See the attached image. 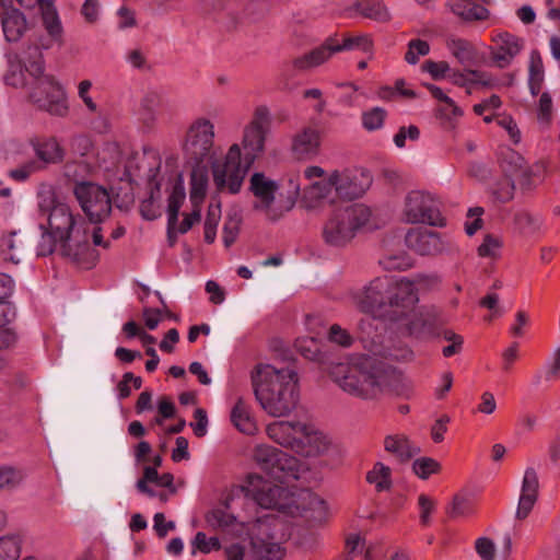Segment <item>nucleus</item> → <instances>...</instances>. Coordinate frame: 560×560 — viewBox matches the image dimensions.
Returning <instances> with one entry per match:
<instances>
[{
    "label": "nucleus",
    "mask_w": 560,
    "mask_h": 560,
    "mask_svg": "<svg viewBox=\"0 0 560 560\" xmlns=\"http://www.w3.org/2000/svg\"><path fill=\"white\" fill-rule=\"evenodd\" d=\"M40 209L47 224H40L42 234L37 243L36 255H51L57 246L62 257L78 266L90 269L95 266L98 255L89 242V223L66 203L56 201Z\"/></svg>",
    "instance_id": "obj_1"
},
{
    "label": "nucleus",
    "mask_w": 560,
    "mask_h": 560,
    "mask_svg": "<svg viewBox=\"0 0 560 560\" xmlns=\"http://www.w3.org/2000/svg\"><path fill=\"white\" fill-rule=\"evenodd\" d=\"M7 84L24 88L31 79L30 100L39 109L60 117L68 114L66 93L52 77L44 74L43 54L37 45H28L21 51L11 50L7 54Z\"/></svg>",
    "instance_id": "obj_2"
},
{
    "label": "nucleus",
    "mask_w": 560,
    "mask_h": 560,
    "mask_svg": "<svg viewBox=\"0 0 560 560\" xmlns=\"http://www.w3.org/2000/svg\"><path fill=\"white\" fill-rule=\"evenodd\" d=\"M330 375L343 392L363 400L376 399L387 392L399 394L404 388L399 370L365 354L336 364Z\"/></svg>",
    "instance_id": "obj_3"
},
{
    "label": "nucleus",
    "mask_w": 560,
    "mask_h": 560,
    "mask_svg": "<svg viewBox=\"0 0 560 560\" xmlns=\"http://www.w3.org/2000/svg\"><path fill=\"white\" fill-rule=\"evenodd\" d=\"M252 384L256 400L269 416L285 417L295 409L299 377L294 369L259 363L252 372Z\"/></svg>",
    "instance_id": "obj_4"
},
{
    "label": "nucleus",
    "mask_w": 560,
    "mask_h": 560,
    "mask_svg": "<svg viewBox=\"0 0 560 560\" xmlns=\"http://www.w3.org/2000/svg\"><path fill=\"white\" fill-rule=\"evenodd\" d=\"M371 214L370 208L361 203L335 209L322 229L324 243L335 248L348 246L358 232L368 225Z\"/></svg>",
    "instance_id": "obj_5"
},
{
    "label": "nucleus",
    "mask_w": 560,
    "mask_h": 560,
    "mask_svg": "<svg viewBox=\"0 0 560 560\" xmlns=\"http://www.w3.org/2000/svg\"><path fill=\"white\" fill-rule=\"evenodd\" d=\"M266 433L276 443L303 456H317L329 445L323 433L299 421H275L267 425Z\"/></svg>",
    "instance_id": "obj_6"
},
{
    "label": "nucleus",
    "mask_w": 560,
    "mask_h": 560,
    "mask_svg": "<svg viewBox=\"0 0 560 560\" xmlns=\"http://www.w3.org/2000/svg\"><path fill=\"white\" fill-rule=\"evenodd\" d=\"M372 48L373 42L366 34L343 36L341 40H339L337 36H329L320 46L294 58L292 60V67L296 71H307L323 65L336 52L349 50L370 52Z\"/></svg>",
    "instance_id": "obj_7"
},
{
    "label": "nucleus",
    "mask_w": 560,
    "mask_h": 560,
    "mask_svg": "<svg viewBox=\"0 0 560 560\" xmlns=\"http://www.w3.org/2000/svg\"><path fill=\"white\" fill-rule=\"evenodd\" d=\"M245 490L246 495L264 509H273L290 514L293 513V509H300L294 494L289 489L266 480L259 475L248 476Z\"/></svg>",
    "instance_id": "obj_8"
},
{
    "label": "nucleus",
    "mask_w": 560,
    "mask_h": 560,
    "mask_svg": "<svg viewBox=\"0 0 560 560\" xmlns=\"http://www.w3.org/2000/svg\"><path fill=\"white\" fill-rule=\"evenodd\" d=\"M252 163L242 162L241 147L232 144L224 159L212 164L213 183L218 191L240 192Z\"/></svg>",
    "instance_id": "obj_9"
},
{
    "label": "nucleus",
    "mask_w": 560,
    "mask_h": 560,
    "mask_svg": "<svg viewBox=\"0 0 560 560\" xmlns=\"http://www.w3.org/2000/svg\"><path fill=\"white\" fill-rule=\"evenodd\" d=\"M257 465L280 483L298 480L303 466L298 458L270 445H258L254 451Z\"/></svg>",
    "instance_id": "obj_10"
},
{
    "label": "nucleus",
    "mask_w": 560,
    "mask_h": 560,
    "mask_svg": "<svg viewBox=\"0 0 560 560\" xmlns=\"http://www.w3.org/2000/svg\"><path fill=\"white\" fill-rule=\"evenodd\" d=\"M214 124L206 117H197L188 126L183 151L188 163H206L213 156Z\"/></svg>",
    "instance_id": "obj_11"
},
{
    "label": "nucleus",
    "mask_w": 560,
    "mask_h": 560,
    "mask_svg": "<svg viewBox=\"0 0 560 560\" xmlns=\"http://www.w3.org/2000/svg\"><path fill=\"white\" fill-rule=\"evenodd\" d=\"M402 217L410 224L444 225L439 201L433 195L423 190H411L406 195Z\"/></svg>",
    "instance_id": "obj_12"
},
{
    "label": "nucleus",
    "mask_w": 560,
    "mask_h": 560,
    "mask_svg": "<svg viewBox=\"0 0 560 560\" xmlns=\"http://www.w3.org/2000/svg\"><path fill=\"white\" fill-rule=\"evenodd\" d=\"M271 119L266 106L255 108L252 119L244 127L242 147L245 151L244 161L254 163L265 151V142L270 131Z\"/></svg>",
    "instance_id": "obj_13"
},
{
    "label": "nucleus",
    "mask_w": 560,
    "mask_h": 560,
    "mask_svg": "<svg viewBox=\"0 0 560 560\" xmlns=\"http://www.w3.org/2000/svg\"><path fill=\"white\" fill-rule=\"evenodd\" d=\"M392 285V277H376L353 293V301L363 313L386 318L388 292H390Z\"/></svg>",
    "instance_id": "obj_14"
},
{
    "label": "nucleus",
    "mask_w": 560,
    "mask_h": 560,
    "mask_svg": "<svg viewBox=\"0 0 560 560\" xmlns=\"http://www.w3.org/2000/svg\"><path fill=\"white\" fill-rule=\"evenodd\" d=\"M405 243L409 249L422 256L457 252V246L451 237L423 228L410 229L405 236Z\"/></svg>",
    "instance_id": "obj_15"
},
{
    "label": "nucleus",
    "mask_w": 560,
    "mask_h": 560,
    "mask_svg": "<svg viewBox=\"0 0 560 560\" xmlns=\"http://www.w3.org/2000/svg\"><path fill=\"white\" fill-rule=\"evenodd\" d=\"M74 196L91 222H100L112 211V201L107 190L89 182L77 183Z\"/></svg>",
    "instance_id": "obj_16"
},
{
    "label": "nucleus",
    "mask_w": 560,
    "mask_h": 560,
    "mask_svg": "<svg viewBox=\"0 0 560 560\" xmlns=\"http://www.w3.org/2000/svg\"><path fill=\"white\" fill-rule=\"evenodd\" d=\"M419 301L415 283L406 278L394 279L390 292H388V305L386 310L387 320H400L401 314L417 305Z\"/></svg>",
    "instance_id": "obj_17"
},
{
    "label": "nucleus",
    "mask_w": 560,
    "mask_h": 560,
    "mask_svg": "<svg viewBox=\"0 0 560 560\" xmlns=\"http://www.w3.org/2000/svg\"><path fill=\"white\" fill-rule=\"evenodd\" d=\"M299 190V186L290 183L288 189L279 188L265 203L255 206V210L264 213L270 221H278L294 208Z\"/></svg>",
    "instance_id": "obj_18"
},
{
    "label": "nucleus",
    "mask_w": 560,
    "mask_h": 560,
    "mask_svg": "<svg viewBox=\"0 0 560 560\" xmlns=\"http://www.w3.org/2000/svg\"><path fill=\"white\" fill-rule=\"evenodd\" d=\"M499 164L505 176H516L518 178L523 189L533 187V170L518 152L511 148L501 149Z\"/></svg>",
    "instance_id": "obj_19"
},
{
    "label": "nucleus",
    "mask_w": 560,
    "mask_h": 560,
    "mask_svg": "<svg viewBox=\"0 0 560 560\" xmlns=\"http://www.w3.org/2000/svg\"><path fill=\"white\" fill-rule=\"evenodd\" d=\"M492 42L490 57L500 69L509 67L523 48V40L508 32L493 35Z\"/></svg>",
    "instance_id": "obj_20"
},
{
    "label": "nucleus",
    "mask_w": 560,
    "mask_h": 560,
    "mask_svg": "<svg viewBox=\"0 0 560 560\" xmlns=\"http://www.w3.org/2000/svg\"><path fill=\"white\" fill-rule=\"evenodd\" d=\"M330 174L335 194L342 199L352 200L361 197L369 184V178H364L363 174L359 175L351 170H335Z\"/></svg>",
    "instance_id": "obj_21"
},
{
    "label": "nucleus",
    "mask_w": 560,
    "mask_h": 560,
    "mask_svg": "<svg viewBox=\"0 0 560 560\" xmlns=\"http://www.w3.org/2000/svg\"><path fill=\"white\" fill-rule=\"evenodd\" d=\"M434 320L435 316L431 312L416 305L407 314H401L400 320L390 323H397L410 336L420 337L433 328Z\"/></svg>",
    "instance_id": "obj_22"
},
{
    "label": "nucleus",
    "mask_w": 560,
    "mask_h": 560,
    "mask_svg": "<svg viewBox=\"0 0 560 560\" xmlns=\"http://www.w3.org/2000/svg\"><path fill=\"white\" fill-rule=\"evenodd\" d=\"M539 490V481L536 470L533 467L526 468L522 482V490L516 510V517L525 520L533 510Z\"/></svg>",
    "instance_id": "obj_23"
},
{
    "label": "nucleus",
    "mask_w": 560,
    "mask_h": 560,
    "mask_svg": "<svg viewBox=\"0 0 560 560\" xmlns=\"http://www.w3.org/2000/svg\"><path fill=\"white\" fill-rule=\"evenodd\" d=\"M320 141V130L317 127L307 126L294 136L292 150L300 159L311 158L318 153Z\"/></svg>",
    "instance_id": "obj_24"
},
{
    "label": "nucleus",
    "mask_w": 560,
    "mask_h": 560,
    "mask_svg": "<svg viewBox=\"0 0 560 560\" xmlns=\"http://www.w3.org/2000/svg\"><path fill=\"white\" fill-rule=\"evenodd\" d=\"M4 37L8 42H18L27 30L24 14L12 5L2 7L0 13Z\"/></svg>",
    "instance_id": "obj_25"
},
{
    "label": "nucleus",
    "mask_w": 560,
    "mask_h": 560,
    "mask_svg": "<svg viewBox=\"0 0 560 560\" xmlns=\"http://www.w3.org/2000/svg\"><path fill=\"white\" fill-rule=\"evenodd\" d=\"M384 450L393 455L399 463L409 462L415 455L420 453L417 446L404 433H395L385 436Z\"/></svg>",
    "instance_id": "obj_26"
},
{
    "label": "nucleus",
    "mask_w": 560,
    "mask_h": 560,
    "mask_svg": "<svg viewBox=\"0 0 560 560\" xmlns=\"http://www.w3.org/2000/svg\"><path fill=\"white\" fill-rule=\"evenodd\" d=\"M514 229L523 236H536L544 232V218L528 209H518L513 214Z\"/></svg>",
    "instance_id": "obj_27"
},
{
    "label": "nucleus",
    "mask_w": 560,
    "mask_h": 560,
    "mask_svg": "<svg viewBox=\"0 0 560 560\" xmlns=\"http://www.w3.org/2000/svg\"><path fill=\"white\" fill-rule=\"evenodd\" d=\"M160 166H161L160 159H156L155 168L154 170L151 168L148 174L149 183H150V185L153 186L151 188L150 197L148 199H144L140 203V213H141L142 218L145 220H150V221L154 220L161 215L160 207L156 202V197H155V192L159 195L160 187H161L160 182L156 180V174L160 170Z\"/></svg>",
    "instance_id": "obj_28"
},
{
    "label": "nucleus",
    "mask_w": 560,
    "mask_h": 560,
    "mask_svg": "<svg viewBox=\"0 0 560 560\" xmlns=\"http://www.w3.org/2000/svg\"><path fill=\"white\" fill-rule=\"evenodd\" d=\"M279 188L278 184L266 177L265 174L254 173L249 179V190L256 198L253 208L265 203Z\"/></svg>",
    "instance_id": "obj_29"
},
{
    "label": "nucleus",
    "mask_w": 560,
    "mask_h": 560,
    "mask_svg": "<svg viewBox=\"0 0 560 560\" xmlns=\"http://www.w3.org/2000/svg\"><path fill=\"white\" fill-rule=\"evenodd\" d=\"M233 425L242 433L253 435L257 432V424L250 413L249 407L242 398H238L231 411Z\"/></svg>",
    "instance_id": "obj_30"
},
{
    "label": "nucleus",
    "mask_w": 560,
    "mask_h": 560,
    "mask_svg": "<svg viewBox=\"0 0 560 560\" xmlns=\"http://www.w3.org/2000/svg\"><path fill=\"white\" fill-rule=\"evenodd\" d=\"M452 12L464 21H485L489 18V10L471 0H459L451 4Z\"/></svg>",
    "instance_id": "obj_31"
},
{
    "label": "nucleus",
    "mask_w": 560,
    "mask_h": 560,
    "mask_svg": "<svg viewBox=\"0 0 560 560\" xmlns=\"http://www.w3.org/2000/svg\"><path fill=\"white\" fill-rule=\"evenodd\" d=\"M357 13L376 22H388L390 13L382 0H360L353 4Z\"/></svg>",
    "instance_id": "obj_32"
},
{
    "label": "nucleus",
    "mask_w": 560,
    "mask_h": 560,
    "mask_svg": "<svg viewBox=\"0 0 560 560\" xmlns=\"http://www.w3.org/2000/svg\"><path fill=\"white\" fill-rule=\"evenodd\" d=\"M34 150L45 163H59L63 159V150L55 138H45L34 142Z\"/></svg>",
    "instance_id": "obj_33"
},
{
    "label": "nucleus",
    "mask_w": 560,
    "mask_h": 560,
    "mask_svg": "<svg viewBox=\"0 0 560 560\" xmlns=\"http://www.w3.org/2000/svg\"><path fill=\"white\" fill-rule=\"evenodd\" d=\"M544 80L545 69L542 58L538 50H533L529 56L528 67V86L533 96H536L540 92Z\"/></svg>",
    "instance_id": "obj_34"
},
{
    "label": "nucleus",
    "mask_w": 560,
    "mask_h": 560,
    "mask_svg": "<svg viewBox=\"0 0 560 560\" xmlns=\"http://www.w3.org/2000/svg\"><path fill=\"white\" fill-rule=\"evenodd\" d=\"M192 170L190 173V197L191 199H202L208 186V168L205 163H190Z\"/></svg>",
    "instance_id": "obj_35"
},
{
    "label": "nucleus",
    "mask_w": 560,
    "mask_h": 560,
    "mask_svg": "<svg viewBox=\"0 0 560 560\" xmlns=\"http://www.w3.org/2000/svg\"><path fill=\"white\" fill-rule=\"evenodd\" d=\"M447 48L462 65H470L476 57L474 46L466 39L452 38L447 42Z\"/></svg>",
    "instance_id": "obj_36"
},
{
    "label": "nucleus",
    "mask_w": 560,
    "mask_h": 560,
    "mask_svg": "<svg viewBox=\"0 0 560 560\" xmlns=\"http://www.w3.org/2000/svg\"><path fill=\"white\" fill-rule=\"evenodd\" d=\"M366 481L375 486L376 491L389 490L392 487V470L383 463H376L366 475Z\"/></svg>",
    "instance_id": "obj_37"
},
{
    "label": "nucleus",
    "mask_w": 560,
    "mask_h": 560,
    "mask_svg": "<svg viewBox=\"0 0 560 560\" xmlns=\"http://www.w3.org/2000/svg\"><path fill=\"white\" fill-rule=\"evenodd\" d=\"M302 495V500L305 502L303 510L311 511L312 514L310 517L315 522L322 523L327 516L326 502L317 494L308 491L304 492Z\"/></svg>",
    "instance_id": "obj_38"
},
{
    "label": "nucleus",
    "mask_w": 560,
    "mask_h": 560,
    "mask_svg": "<svg viewBox=\"0 0 560 560\" xmlns=\"http://www.w3.org/2000/svg\"><path fill=\"white\" fill-rule=\"evenodd\" d=\"M491 195L494 201L499 203H508L513 200L515 195V183L512 177L503 176L498 179L491 187Z\"/></svg>",
    "instance_id": "obj_39"
},
{
    "label": "nucleus",
    "mask_w": 560,
    "mask_h": 560,
    "mask_svg": "<svg viewBox=\"0 0 560 560\" xmlns=\"http://www.w3.org/2000/svg\"><path fill=\"white\" fill-rule=\"evenodd\" d=\"M23 248L24 242L21 237L18 238L16 231L8 232L0 237V252L8 254L9 259L15 264L19 262L20 259L16 256Z\"/></svg>",
    "instance_id": "obj_40"
},
{
    "label": "nucleus",
    "mask_w": 560,
    "mask_h": 560,
    "mask_svg": "<svg viewBox=\"0 0 560 560\" xmlns=\"http://www.w3.org/2000/svg\"><path fill=\"white\" fill-rule=\"evenodd\" d=\"M243 218L240 211L231 210L226 214L223 225V243L225 247H230L236 241Z\"/></svg>",
    "instance_id": "obj_41"
},
{
    "label": "nucleus",
    "mask_w": 560,
    "mask_h": 560,
    "mask_svg": "<svg viewBox=\"0 0 560 560\" xmlns=\"http://www.w3.org/2000/svg\"><path fill=\"white\" fill-rule=\"evenodd\" d=\"M427 89L430 91L432 96L438 101L444 103V106L440 108V113L446 117H460L463 115V110L455 104V102L448 97L441 88L434 84H427Z\"/></svg>",
    "instance_id": "obj_42"
},
{
    "label": "nucleus",
    "mask_w": 560,
    "mask_h": 560,
    "mask_svg": "<svg viewBox=\"0 0 560 560\" xmlns=\"http://www.w3.org/2000/svg\"><path fill=\"white\" fill-rule=\"evenodd\" d=\"M161 104V95L156 91H148L141 100V115L144 122L153 124L155 113Z\"/></svg>",
    "instance_id": "obj_43"
},
{
    "label": "nucleus",
    "mask_w": 560,
    "mask_h": 560,
    "mask_svg": "<svg viewBox=\"0 0 560 560\" xmlns=\"http://www.w3.org/2000/svg\"><path fill=\"white\" fill-rule=\"evenodd\" d=\"M387 112L382 107H373L364 110L361 115L362 126L368 131H375L384 126Z\"/></svg>",
    "instance_id": "obj_44"
},
{
    "label": "nucleus",
    "mask_w": 560,
    "mask_h": 560,
    "mask_svg": "<svg viewBox=\"0 0 560 560\" xmlns=\"http://www.w3.org/2000/svg\"><path fill=\"white\" fill-rule=\"evenodd\" d=\"M412 470L419 478L428 479L431 475L441 470V465L434 458L420 457L413 462Z\"/></svg>",
    "instance_id": "obj_45"
},
{
    "label": "nucleus",
    "mask_w": 560,
    "mask_h": 560,
    "mask_svg": "<svg viewBox=\"0 0 560 560\" xmlns=\"http://www.w3.org/2000/svg\"><path fill=\"white\" fill-rule=\"evenodd\" d=\"M430 52V45L422 39H411L408 43V48L405 54V61L409 65H416L420 57L427 56Z\"/></svg>",
    "instance_id": "obj_46"
},
{
    "label": "nucleus",
    "mask_w": 560,
    "mask_h": 560,
    "mask_svg": "<svg viewBox=\"0 0 560 560\" xmlns=\"http://www.w3.org/2000/svg\"><path fill=\"white\" fill-rule=\"evenodd\" d=\"M20 540L15 536L0 538V560H18L20 557Z\"/></svg>",
    "instance_id": "obj_47"
},
{
    "label": "nucleus",
    "mask_w": 560,
    "mask_h": 560,
    "mask_svg": "<svg viewBox=\"0 0 560 560\" xmlns=\"http://www.w3.org/2000/svg\"><path fill=\"white\" fill-rule=\"evenodd\" d=\"M43 23L50 36L57 38L61 35V23L58 18L57 11L51 7V4H47L46 8H44Z\"/></svg>",
    "instance_id": "obj_48"
},
{
    "label": "nucleus",
    "mask_w": 560,
    "mask_h": 560,
    "mask_svg": "<svg viewBox=\"0 0 560 560\" xmlns=\"http://www.w3.org/2000/svg\"><path fill=\"white\" fill-rule=\"evenodd\" d=\"M332 191H335V185L331 184V174H329L327 180L313 183L308 187L306 194L308 198L315 200H325L330 197Z\"/></svg>",
    "instance_id": "obj_49"
},
{
    "label": "nucleus",
    "mask_w": 560,
    "mask_h": 560,
    "mask_svg": "<svg viewBox=\"0 0 560 560\" xmlns=\"http://www.w3.org/2000/svg\"><path fill=\"white\" fill-rule=\"evenodd\" d=\"M185 200V194L182 189H174L168 198V229L174 228L177 222L179 209Z\"/></svg>",
    "instance_id": "obj_50"
},
{
    "label": "nucleus",
    "mask_w": 560,
    "mask_h": 560,
    "mask_svg": "<svg viewBox=\"0 0 560 560\" xmlns=\"http://www.w3.org/2000/svg\"><path fill=\"white\" fill-rule=\"evenodd\" d=\"M256 551L261 560H281L284 556V550L277 542L261 541L256 545Z\"/></svg>",
    "instance_id": "obj_51"
},
{
    "label": "nucleus",
    "mask_w": 560,
    "mask_h": 560,
    "mask_svg": "<svg viewBox=\"0 0 560 560\" xmlns=\"http://www.w3.org/2000/svg\"><path fill=\"white\" fill-rule=\"evenodd\" d=\"M474 513L471 502L460 495H455L451 506L447 509V514L452 518L459 516H467Z\"/></svg>",
    "instance_id": "obj_52"
},
{
    "label": "nucleus",
    "mask_w": 560,
    "mask_h": 560,
    "mask_svg": "<svg viewBox=\"0 0 560 560\" xmlns=\"http://www.w3.org/2000/svg\"><path fill=\"white\" fill-rule=\"evenodd\" d=\"M22 480V475L19 470L12 467H0V490L13 488Z\"/></svg>",
    "instance_id": "obj_53"
},
{
    "label": "nucleus",
    "mask_w": 560,
    "mask_h": 560,
    "mask_svg": "<svg viewBox=\"0 0 560 560\" xmlns=\"http://www.w3.org/2000/svg\"><path fill=\"white\" fill-rule=\"evenodd\" d=\"M328 339L342 347H350L353 342L352 336L348 332V330L343 329L338 324H334L330 326L328 331Z\"/></svg>",
    "instance_id": "obj_54"
},
{
    "label": "nucleus",
    "mask_w": 560,
    "mask_h": 560,
    "mask_svg": "<svg viewBox=\"0 0 560 560\" xmlns=\"http://www.w3.org/2000/svg\"><path fill=\"white\" fill-rule=\"evenodd\" d=\"M538 120L548 125L552 117V98L548 92H544L540 95L538 102Z\"/></svg>",
    "instance_id": "obj_55"
},
{
    "label": "nucleus",
    "mask_w": 560,
    "mask_h": 560,
    "mask_svg": "<svg viewBox=\"0 0 560 560\" xmlns=\"http://www.w3.org/2000/svg\"><path fill=\"white\" fill-rule=\"evenodd\" d=\"M501 247V241L491 234H487L478 247V255L481 257H493Z\"/></svg>",
    "instance_id": "obj_56"
},
{
    "label": "nucleus",
    "mask_w": 560,
    "mask_h": 560,
    "mask_svg": "<svg viewBox=\"0 0 560 560\" xmlns=\"http://www.w3.org/2000/svg\"><path fill=\"white\" fill-rule=\"evenodd\" d=\"M418 505L420 509V522L422 525L430 524V514L435 510V501L429 495L422 493L418 498Z\"/></svg>",
    "instance_id": "obj_57"
},
{
    "label": "nucleus",
    "mask_w": 560,
    "mask_h": 560,
    "mask_svg": "<svg viewBox=\"0 0 560 560\" xmlns=\"http://www.w3.org/2000/svg\"><path fill=\"white\" fill-rule=\"evenodd\" d=\"M192 545L201 552L208 553L211 550L220 548V541L217 537L207 538L206 534L198 532L195 536Z\"/></svg>",
    "instance_id": "obj_58"
},
{
    "label": "nucleus",
    "mask_w": 560,
    "mask_h": 560,
    "mask_svg": "<svg viewBox=\"0 0 560 560\" xmlns=\"http://www.w3.org/2000/svg\"><path fill=\"white\" fill-rule=\"evenodd\" d=\"M497 122L501 128H503L508 132L510 139L513 141L514 144L520 143L521 131L515 120L511 116L503 115L498 118Z\"/></svg>",
    "instance_id": "obj_59"
},
{
    "label": "nucleus",
    "mask_w": 560,
    "mask_h": 560,
    "mask_svg": "<svg viewBox=\"0 0 560 560\" xmlns=\"http://www.w3.org/2000/svg\"><path fill=\"white\" fill-rule=\"evenodd\" d=\"M422 69L427 71L434 80H440L445 78L450 70V66L446 61L427 60L422 65Z\"/></svg>",
    "instance_id": "obj_60"
},
{
    "label": "nucleus",
    "mask_w": 560,
    "mask_h": 560,
    "mask_svg": "<svg viewBox=\"0 0 560 560\" xmlns=\"http://www.w3.org/2000/svg\"><path fill=\"white\" fill-rule=\"evenodd\" d=\"M468 73L472 77L471 84H479L490 89L501 85L498 79L487 72L469 69Z\"/></svg>",
    "instance_id": "obj_61"
},
{
    "label": "nucleus",
    "mask_w": 560,
    "mask_h": 560,
    "mask_svg": "<svg viewBox=\"0 0 560 560\" xmlns=\"http://www.w3.org/2000/svg\"><path fill=\"white\" fill-rule=\"evenodd\" d=\"M475 548L482 560H494L495 547L491 539L487 537L478 538Z\"/></svg>",
    "instance_id": "obj_62"
},
{
    "label": "nucleus",
    "mask_w": 560,
    "mask_h": 560,
    "mask_svg": "<svg viewBox=\"0 0 560 560\" xmlns=\"http://www.w3.org/2000/svg\"><path fill=\"white\" fill-rule=\"evenodd\" d=\"M194 417H195L196 421L190 423V427L192 428L194 433L198 438H201V436L206 435V433H207V425H208L207 412L202 408H197L194 412Z\"/></svg>",
    "instance_id": "obj_63"
},
{
    "label": "nucleus",
    "mask_w": 560,
    "mask_h": 560,
    "mask_svg": "<svg viewBox=\"0 0 560 560\" xmlns=\"http://www.w3.org/2000/svg\"><path fill=\"white\" fill-rule=\"evenodd\" d=\"M500 298L494 292L487 293L482 299L479 301V305L483 308L490 310L493 312V315L502 316L503 310L500 306Z\"/></svg>",
    "instance_id": "obj_64"
}]
</instances>
